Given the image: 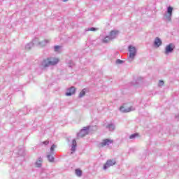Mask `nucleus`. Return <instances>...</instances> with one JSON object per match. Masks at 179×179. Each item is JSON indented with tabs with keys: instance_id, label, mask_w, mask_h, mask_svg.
<instances>
[{
	"instance_id": "1",
	"label": "nucleus",
	"mask_w": 179,
	"mask_h": 179,
	"mask_svg": "<svg viewBox=\"0 0 179 179\" xmlns=\"http://www.w3.org/2000/svg\"><path fill=\"white\" fill-rule=\"evenodd\" d=\"M58 62H59V59L57 58H48L42 62V66L44 68H48L50 65H57Z\"/></svg>"
},
{
	"instance_id": "2",
	"label": "nucleus",
	"mask_w": 179,
	"mask_h": 179,
	"mask_svg": "<svg viewBox=\"0 0 179 179\" xmlns=\"http://www.w3.org/2000/svg\"><path fill=\"white\" fill-rule=\"evenodd\" d=\"M90 129V126L85 127L80 131L77 134L78 138H83L89 134V130Z\"/></svg>"
},
{
	"instance_id": "3",
	"label": "nucleus",
	"mask_w": 179,
	"mask_h": 179,
	"mask_svg": "<svg viewBox=\"0 0 179 179\" xmlns=\"http://www.w3.org/2000/svg\"><path fill=\"white\" fill-rule=\"evenodd\" d=\"M117 162L115 159H108L106 164L103 165V170H107V169L115 166Z\"/></svg>"
},
{
	"instance_id": "4",
	"label": "nucleus",
	"mask_w": 179,
	"mask_h": 179,
	"mask_svg": "<svg viewBox=\"0 0 179 179\" xmlns=\"http://www.w3.org/2000/svg\"><path fill=\"white\" fill-rule=\"evenodd\" d=\"M129 57L131 59H134L135 58V56L136 55V48L134 46H129Z\"/></svg>"
},
{
	"instance_id": "5",
	"label": "nucleus",
	"mask_w": 179,
	"mask_h": 179,
	"mask_svg": "<svg viewBox=\"0 0 179 179\" xmlns=\"http://www.w3.org/2000/svg\"><path fill=\"white\" fill-rule=\"evenodd\" d=\"M120 111H121V113H131V111H135V107L130 106L125 108V106H122L120 108Z\"/></svg>"
},
{
	"instance_id": "6",
	"label": "nucleus",
	"mask_w": 179,
	"mask_h": 179,
	"mask_svg": "<svg viewBox=\"0 0 179 179\" xmlns=\"http://www.w3.org/2000/svg\"><path fill=\"white\" fill-rule=\"evenodd\" d=\"M111 143H113V140L106 138L99 143V146L104 148V146H108L109 145H111Z\"/></svg>"
},
{
	"instance_id": "7",
	"label": "nucleus",
	"mask_w": 179,
	"mask_h": 179,
	"mask_svg": "<svg viewBox=\"0 0 179 179\" xmlns=\"http://www.w3.org/2000/svg\"><path fill=\"white\" fill-rule=\"evenodd\" d=\"M175 46L173 43H170L169 45H166L165 49V54H170V52H173L174 50Z\"/></svg>"
},
{
	"instance_id": "8",
	"label": "nucleus",
	"mask_w": 179,
	"mask_h": 179,
	"mask_svg": "<svg viewBox=\"0 0 179 179\" xmlns=\"http://www.w3.org/2000/svg\"><path fill=\"white\" fill-rule=\"evenodd\" d=\"M43 157H39L38 160L35 162V167H37L38 169H41L43 167Z\"/></svg>"
},
{
	"instance_id": "9",
	"label": "nucleus",
	"mask_w": 179,
	"mask_h": 179,
	"mask_svg": "<svg viewBox=\"0 0 179 179\" xmlns=\"http://www.w3.org/2000/svg\"><path fill=\"white\" fill-rule=\"evenodd\" d=\"M76 146H78V144L76 143V140L73 139L72 141V145H71V154L73 155V153H75V152H76Z\"/></svg>"
},
{
	"instance_id": "10",
	"label": "nucleus",
	"mask_w": 179,
	"mask_h": 179,
	"mask_svg": "<svg viewBox=\"0 0 179 179\" xmlns=\"http://www.w3.org/2000/svg\"><path fill=\"white\" fill-rule=\"evenodd\" d=\"M154 45L155 47L159 48L162 45V40L159 38H156L154 42Z\"/></svg>"
},
{
	"instance_id": "11",
	"label": "nucleus",
	"mask_w": 179,
	"mask_h": 179,
	"mask_svg": "<svg viewBox=\"0 0 179 179\" xmlns=\"http://www.w3.org/2000/svg\"><path fill=\"white\" fill-rule=\"evenodd\" d=\"M106 129H108V131H114L115 129V124L110 123L106 125Z\"/></svg>"
},
{
	"instance_id": "12",
	"label": "nucleus",
	"mask_w": 179,
	"mask_h": 179,
	"mask_svg": "<svg viewBox=\"0 0 179 179\" xmlns=\"http://www.w3.org/2000/svg\"><path fill=\"white\" fill-rule=\"evenodd\" d=\"M117 34H118V31H111L109 36L110 38H115Z\"/></svg>"
},
{
	"instance_id": "13",
	"label": "nucleus",
	"mask_w": 179,
	"mask_h": 179,
	"mask_svg": "<svg viewBox=\"0 0 179 179\" xmlns=\"http://www.w3.org/2000/svg\"><path fill=\"white\" fill-rule=\"evenodd\" d=\"M48 162H50V163H53L55 158H54V154H48L47 155Z\"/></svg>"
},
{
	"instance_id": "14",
	"label": "nucleus",
	"mask_w": 179,
	"mask_h": 179,
	"mask_svg": "<svg viewBox=\"0 0 179 179\" xmlns=\"http://www.w3.org/2000/svg\"><path fill=\"white\" fill-rule=\"evenodd\" d=\"M167 14L169 17H171V15H173V7L169 6L167 9Z\"/></svg>"
},
{
	"instance_id": "15",
	"label": "nucleus",
	"mask_w": 179,
	"mask_h": 179,
	"mask_svg": "<svg viewBox=\"0 0 179 179\" xmlns=\"http://www.w3.org/2000/svg\"><path fill=\"white\" fill-rule=\"evenodd\" d=\"M76 173V176H77V177H80L83 174L82 170L77 169L75 171Z\"/></svg>"
},
{
	"instance_id": "16",
	"label": "nucleus",
	"mask_w": 179,
	"mask_h": 179,
	"mask_svg": "<svg viewBox=\"0 0 179 179\" xmlns=\"http://www.w3.org/2000/svg\"><path fill=\"white\" fill-rule=\"evenodd\" d=\"M65 94L67 96H72V94H75V90L69 91V92H66Z\"/></svg>"
},
{
	"instance_id": "17",
	"label": "nucleus",
	"mask_w": 179,
	"mask_h": 179,
	"mask_svg": "<svg viewBox=\"0 0 179 179\" xmlns=\"http://www.w3.org/2000/svg\"><path fill=\"white\" fill-rule=\"evenodd\" d=\"M111 40V36H106L103 39V43H108Z\"/></svg>"
},
{
	"instance_id": "18",
	"label": "nucleus",
	"mask_w": 179,
	"mask_h": 179,
	"mask_svg": "<svg viewBox=\"0 0 179 179\" xmlns=\"http://www.w3.org/2000/svg\"><path fill=\"white\" fill-rule=\"evenodd\" d=\"M55 148H57V146H55V145H54V144L51 146V148H50V153L52 155H54V150H55Z\"/></svg>"
},
{
	"instance_id": "19",
	"label": "nucleus",
	"mask_w": 179,
	"mask_h": 179,
	"mask_svg": "<svg viewBox=\"0 0 179 179\" xmlns=\"http://www.w3.org/2000/svg\"><path fill=\"white\" fill-rule=\"evenodd\" d=\"M137 136H138V134H131L129 136V139H135V138H136Z\"/></svg>"
},
{
	"instance_id": "20",
	"label": "nucleus",
	"mask_w": 179,
	"mask_h": 179,
	"mask_svg": "<svg viewBox=\"0 0 179 179\" xmlns=\"http://www.w3.org/2000/svg\"><path fill=\"white\" fill-rule=\"evenodd\" d=\"M86 94V92L85 91H81L79 94V97L82 98Z\"/></svg>"
},
{
	"instance_id": "21",
	"label": "nucleus",
	"mask_w": 179,
	"mask_h": 179,
	"mask_svg": "<svg viewBox=\"0 0 179 179\" xmlns=\"http://www.w3.org/2000/svg\"><path fill=\"white\" fill-rule=\"evenodd\" d=\"M41 176L42 178H47V173H42L41 174Z\"/></svg>"
},
{
	"instance_id": "22",
	"label": "nucleus",
	"mask_w": 179,
	"mask_h": 179,
	"mask_svg": "<svg viewBox=\"0 0 179 179\" xmlns=\"http://www.w3.org/2000/svg\"><path fill=\"white\" fill-rule=\"evenodd\" d=\"M164 85V81L163 80H159L158 83V86H163Z\"/></svg>"
},
{
	"instance_id": "23",
	"label": "nucleus",
	"mask_w": 179,
	"mask_h": 179,
	"mask_svg": "<svg viewBox=\"0 0 179 179\" xmlns=\"http://www.w3.org/2000/svg\"><path fill=\"white\" fill-rule=\"evenodd\" d=\"M59 48H61V46L59 45L55 46V51L56 52L59 51Z\"/></svg>"
},
{
	"instance_id": "24",
	"label": "nucleus",
	"mask_w": 179,
	"mask_h": 179,
	"mask_svg": "<svg viewBox=\"0 0 179 179\" xmlns=\"http://www.w3.org/2000/svg\"><path fill=\"white\" fill-rule=\"evenodd\" d=\"M89 30H90V31H96V30H97V29L92 27V28H90Z\"/></svg>"
},
{
	"instance_id": "25",
	"label": "nucleus",
	"mask_w": 179,
	"mask_h": 179,
	"mask_svg": "<svg viewBox=\"0 0 179 179\" xmlns=\"http://www.w3.org/2000/svg\"><path fill=\"white\" fill-rule=\"evenodd\" d=\"M43 145H48V143H50V141H43Z\"/></svg>"
},
{
	"instance_id": "26",
	"label": "nucleus",
	"mask_w": 179,
	"mask_h": 179,
	"mask_svg": "<svg viewBox=\"0 0 179 179\" xmlns=\"http://www.w3.org/2000/svg\"><path fill=\"white\" fill-rule=\"evenodd\" d=\"M117 64H122V60L117 59Z\"/></svg>"
},
{
	"instance_id": "27",
	"label": "nucleus",
	"mask_w": 179,
	"mask_h": 179,
	"mask_svg": "<svg viewBox=\"0 0 179 179\" xmlns=\"http://www.w3.org/2000/svg\"><path fill=\"white\" fill-rule=\"evenodd\" d=\"M175 118H176L178 121H179V114H178V115H176L175 116Z\"/></svg>"
},
{
	"instance_id": "28",
	"label": "nucleus",
	"mask_w": 179,
	"mask_h": 179,
	"mask_svg": "<svg viewBox=\"0 0 179 179\" xmlns=\"http://www.w3.org/2000/svg\"><path fill=\"white\" fill-rule=\"evenodd\" d=\"M76 89H75V87H70L69 89V90H75Z\"/></svg>"
},
{
	"instance_id": "29",
	"label": "nucleus",
	"mask_w": 179,
	"mask_h": 179,
	"mask_svg": "<svg viewBox=\"0 0 179 179\" xmlns=\"http://www.w3.org/2000/svg\"><path fill=\"white\" fill-rule=\"evenodd\" d=\"M18 153H19V155H22V152H20V151H19V152H18Z\"/></svg>"
},
{
	"instance_id": "30",
	"label": "nucleus",
	"mask_w": 179,
	"mask_h": 179,
	"mask_svg": "<svg viewBox=\"0 0 179 179\" xmlns=\"http://www.w3.org/2000/svg\"><path fill=\"white\" fill-rule=\"evenodd\" d=\"M64 1V2H66L68 0H63Z\"/></svg>"
}]
</instances>
